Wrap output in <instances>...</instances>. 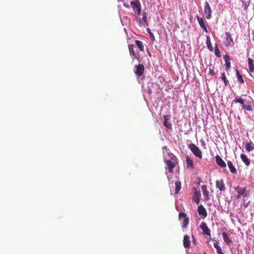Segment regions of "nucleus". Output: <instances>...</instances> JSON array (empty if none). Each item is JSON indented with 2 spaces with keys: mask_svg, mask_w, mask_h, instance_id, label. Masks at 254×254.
<instances>
[{
  "mask_svg": "<svg viewBox=\"0 0 254 254\" xmlns=\"http://www.w3.org/2000/svg\"><path fill=\"white\" fill-rule=\"evenodd\" d=\"M189 148L195 157H198L199 159H202V152L194 144L191 143L189 145Z\"/></svg>",
  "mask_w": 254,
  "mask_h": 254,
  "instance_id": "obj_1",
  "label": "nucleus"
},
{
  "mask_svg": "<svg viewBox=\"0 0 254 254\" xmlns=\"http://www.w3.org/2000/svg\"><path fill=\"white\" fill-rule=\"evenodd\" d=\"M130 5L134 11L137 12L138 14H140L141 11V6L139 0H134L131 1Z\"/></svg>",
  "mask_w": 254,
  "mask_h": 254,
  "instance_id": "obj_2",
  "label": "nucleus"
},
{
  "mask_svg": "<svg viewBox=\"0 0 254 254\" xmlns=\"http://www.w3.org/2000/svg\"><path fill=\"white\" fill-rule=\"evenodd\" d=\"M128 50L130 56L132 60L136 59L138 61L140 60V55L138 52H136L134 49V45L132 44H129L128 45Z\"/></svg>",
  "mask_w": 254,
  "mask_h": 254,
  "instance_id": "obj_3",
  "label": "nucleus"
},
{
  "mask_svg": "<svg viewBox=\"0 0 254 254\" xmlns=\"http://www.w3.org/2000/svg\"><path fill=\"white\" fill-rule=\"evenodd\" d=\"M135 69L134 70L135 74L138 77L141 76L144 73V66L142 64H139L134 66Z\"/></svg>",
  "mask_w": 254,
  "mask_h": 254,
  "instance_id": "obj_4",
  "label": "nucleus"
},
{
  "mask_svg": "<svg viewBox=\"0 0 254 254\" xmlns=\"http://www.w3.org/2000/svg\"><path fill=\"white\" fill-rule=\"evenodd\" d=\"M199 227L202 230L203 235H206V236H208L209 237L211 236L210 230L208 228L205 222H202L200 224Z\"/></svg>",
  "mask_w": 254,
  "mask_h": 254,
  "instance_id": "obj_5",
  "label": "nucleus"
},
{
  "mask_svg": "<svg viewBox=\"0 0 254 254\" xmlns=\"http://www.w3.org/2000/svg\"><path fill=\"white\" fill-rule=\"evenodd\" d=\"M179 217L180 219H183V226L182 227L183 228H186L188 226L189 222V219L187 216V215L186 213L184 212H181L179 214Z\"/></svg>",
  "mask_w": 254,
  "mask_h": 254,
  "instance_id": "obj_6",
  "label": "nucleus"
},
{
  "mask_svg": "<svg viewBox=\"0 0 254 254\" xmlns=\"http://www.w3.org/2000/svg\"><path fill=\"white\" fill-rule=\"evenodd\" d=\"M204 12L206 18L207 19H210L211 18V9L208 2H205V3Z\"/></svg>",
  "mask_w": 254,
  "mask_h": 254,
  "instance_id": "obj_7",
  "label": "nucleus"
},
{
  "mask_svg": "<svg viewBox=\"0 0 254 254\" xmlns=\"http://www.w3.org/2000/svg\"><path fill=\"white\" fill-rule=\"evenodd\" d=\"M170 119L171 117L169 115L163 116V125L169 129H172V124L169 122Z\"/></svg>",
  "mask_w": 254,
  "mask_h": 254,
  "instance_id": "obj_8",
  "label": "nucleus"
},
{
  "mask_svg": "<svg viewBox=\"0 0 254 254\" xmlns=\"http://www.w3.org/2000/svg\"><path fill=\"white\" fill-rule=\"evenodd\" d=\"M165 163L167 165L166 169H168L170 173H173V169L175 167L177 162L175 161H172L170 160H167L165 161Z\"/></svg>",
  "mask_w": 254,
  "mask_h": 254,
  "instance_id": "obj_9",
  "label": "nucleus"
},
{
  "mask_svg": "<svg viewBox=\"0 0 254 254\" xmlns=\"http://www.w3.org/2000/svg\"><path fill=\"white\" fill-rule=\"evenodd\" d=\"M226 41L225 44L226 46H231L233 44V40L231 37V34L229 32H226Z\"/></svg>",
  "mask_w": 254,
  "mask_h": 254,
  "instance_id": "obj_10",
  "label": "nucleus"
},
{
  "mask_svg": "<svg viewBox=\"0 0 254 254\" xmlns=\"http://www.w3.org/2000/svg\"><path fill=\"white\" fill-rule=\"evenodd\" d=\"M186 161L187 168L191 170L194 169L193 161L189 156L186 157Z\"/></svg>",
  "mask_w": 254,
  "mask_h": 254,
  "instance_id": "obj_11",
  "label": "nucleus"
},
{
  "mask_svg": "<svg viewBox=\"0 0 254 254\" xmlns=\"http://www.w3.org/2000/svg\"><path fill=\"white\" fill-rule=\"evenodd\" d=\"M197 211L199 215H202L204 218L207 216V212L203 205H200L198 206Z\"/></svg>",
  "mask_w": 254,
  "mask_h": 254,
  "instance_id": "obj_12",
  "label": "nucleus"
},
{
  "mask_svg": "<svg viewBox=\"0 0 254 254\" xmlns=\"http://www.w3.org/2000/svg\"><path fill=\"white\" fill-rule=\"evenodd\" d=\"M215 160L216 163L218 165L220 166L222 168H224L226 167V164L225 162L223 160V159L219 156L216 155L215 156Z\"/></svg>",
  "mask_w": 254,
  "mask_h": 254,
  "instance_id": "obj_13",
  "label": "nucleus"
},
{
  "mask_svg": "<svg viewBox=\"0 0 254 254\" xmlns=\"http://www.w3.org/2000/svg\"><path fill=\"white\" fill-rule=\"evenodd\" d=\"M196 19L198 21V22L200 25V26L207 33V30L206 27L205 25L204 22L202 18L200 17L198 15L196 16Z\"/></svg>",
  "mask_w": 254,
  "mask_h": 254,
  "instance_id": "obj_14",
  "label": "nucleus"
},
{
  "mask_svg": "<svg viewBox=\"0 0 254 254\" xmlns=\"http://www.w3.org/2000/svg\"><path fill=\"white\" fill-rule=\"evenodd\" d=\"M200 191H194L193 195L192 200L196 204H198L200 201V197L201 196Z\"/></svg>",
  "mask_w": 254,
  "mask_h": 254,
  "instance_id": "obj_15",
  "label": "nucleus"
},
{
  "mask_svg": "<svg viewBox=\"0 0 254 254\" xmlns=\"http://www.w3.org/2000/svg\"><path fill=\"white\" fill-rule=\"evenodd\" d=\"M183 245L185 248L189 249L190 247V238L188 235H185L184 237Z\"/></svg>",
  "mask_w": 254,
  "mask_h": 254,
  "instance_id": "obj_16",
  "label": "nucleus"
},
{
  "mask_svg": "<svg viewBox=\"0 0 254 254\" xmlns=\"http://www.w3.org/2000/svg\"><path fill=\"white\" fill-rule=\"evenodd\" d=\"M224 59L226 63V70L228 71L231 66L230 57L229 56L226 55L224 56Z\"/></svg>",
  "mask_w": 254,
  "mask_h": 254,
  "instance_id": "obj_17",
  "label": "nucleus"
},
{
  "mask_svg": "<svg viewBox=\"0 0 254 254\" xmlns=\"http://www.w3.org/2000/svg\"><path fill=\"white\" fill-rule=\"evenodd\" d=\"M227 165H228V167H229V168L230 169V172L232 173L237 174V171L235 169L234 166L233 164V163L231 161H228L227 162Z\"/></svg>",
  "mask_w": 254,
  "mask_h": 254,
  "instance_id": "obj_18",
  "label": "nucleus"
},
{
  "mask_svg": "<svg viewBox=\"0 0 254 254\" xmlns=\"http://www.w3.org/2000/svg\"><path fill=\"white\" fill-rule=\"evenodd\" d=\"M245 148L248 152L251 151L254 149V143L250 141V142L246 143L245 144Z\"/></svg>",
  "mask_w": 254,
  "mask_h": 254,
  "instance_id": "obj_19",
  "label": "nucleus"
},
{
  "mask_svg": "<svg viewBox=\"0 0 254 254\" xmlns=\"http://www.w3.org/2000/svg\"><path fill=\"white\" fill-rule=\"evenodd\" d=\"M241 158L246 166H248L250 165V160L248 158V157L245 154H241Z\"/></svg>",
  "mask_w": 254,
  "mask_h": 254,
  "instance_id": "obj_20",
  "label": "nucleus"
},
{
  "mask_svg": "<svg viewBox=\"0 0 254 254\" xmlns=\"http://www.w3.org/2000/svg\"><path fill=\"white\" fill-rule=\"evenodd\" d=\"M216 186L220 190H223L225 189V185L222 180L216 181Z\"/></svg>",
  "mask_w": 254,
  "mask_h": 254,
  "instance_id": "obj_21",
  "label": "nucleus"
},
{
  "mask_svg": "<svg viewBox=\"0 0 254 254\" xmlns=\"http://www.w3.org/2000/svg\"><path fill=\"white\" fill-rule=\"evenodd\" d=\"M248 66H249L250 71L251 72H254V61L251 58L248 59Z\"/></svg>",
  "mask_w": 254,
  "mask_h": 254,
  "instance_id": "obj_22",
  "label": "nucleus"
},
{
  "mask_svg": "<svg viewBox=\"0 0 254 254\" xmlns=\"http://www.w3.org/2000/svg\"><path fill=\"white\" fill-rule=\"evenodd\" d=\"M222 236H223V238L224 241L226 243H227L228 245H229L230 243L231 242V240L228 237L227 234L226 233H225V232H223L222 233Z\"/></svg>",
  "mask_w": 254,
  "mask_h": 254,
  "instance_id": "obj_23",
  "label": "nucleus"
},
{
  "mask_svg": "<svg viewBox=\"0 0 254 254\" xmlns=\"http://www.w3.org/2000/svg\"><path fill=\"white\" fill-rule=\"evenodd\" d=\"M135 44L137 47L140 49V50L142 52L144 51V46L142 44V42L139 40H135Z\"/></svg>",
  "mask_w": 254,
  "mask_h": 254,
  "instance_id": "obj_24",
  "label": "nucleus"
},
{
  "mask_svg": "<svg viewBox=\"0 0 254 254\" xmlns=\"http://www.w3.org/2000/svg\"><path fill=\"white\" fill-rule=\"evenodd\" d=\"M206 42L207 46L208 48L209 49V50H210V51H212L213 48H212V45L211 44V41H210L209 37L207 36Z\"/></svg>",
  "mask_w": 254,
  "mask_h": 254,
  "instance_id": "obj_25",
  "label": "nucleus"
},
{
  "mask_svg": "<svg viewBox=\"0 0 254 254\" xmlns=\"http://www.w3.org/2000/svg\"><path fill=\"white\" fill-rule=\"evenodd\" d=\"M147 14L145 13H144L143 14V16L141 19V20H140V23L141 24H142V22L146 23L147 25H148L147 22Z\"/></svg>",
  "mask_w": 254,
  "mask_h": 254,
  "instance_id": "obj_26",
  "label": "nucleus"
},
{
  "mask_svg": "<svg viewBox=\"0 0 254 254\" xmlns=\"http://www.w3.org/2000/svg\"><path fill=\"white\" fill-rule=\"evenodd\" d=\"M236 74H237V78H238V80H239V81L241 83H244V80L243 78V77L240 74L239 71L238 70H236Z\"/></svg>",
  "mask_w": 254,
  "mask_h": 254,
  "instance_id": "obj_27",
  "label": "nucleus"
},
{
  "mask_svg": "<svg viewBox=\"0 0 254 254\" xmlns=\"http://www.w3.org/2000/svg\"><path fill=\"white\" fill-rule=\"evenodd\" d=\"M214 247L217 250L218 254H224L222 251L221 248L218 246L217 243L214 244Z\"/></svg>",
  "mask_w": 254,
  "mask_h": 254,
  "instance_id": "obj_28",
  "label": "nucleus"
},
{
  "mask_svg": "<svg viewBox=\"0 0 254 254\" xmlns=\"http://www.w3.org/2000/svg\"><path fill=\"white\" fill-rule=\"evenodd\" d=\"M221 78L222 80L224 81L225 85H227L229 82L228 80L227 79L224 73H222L221 74Z\"/></svg>",
  "mask_w": 254,
  "mask_h": 254,
  "instance_id": "obj_29",
  "label": "nucleus"
},
{
  "mask_svg": "<svg viewBox=\"0 0 254 254\" xmlns=\"http://www.w3.org/2000/svg\"><path fill=\"white\" fill-rule=\"evenodd\" d=\"M175 190H180L181 189V184L179 181L175 182Z\"/></svg>",
  "mask_w": 254,
  "mask_h": 254,
  "instance_id": "obj_30",
  "label": "nucleus"
},
{
  "mask_svg": "<svg viewBox=\"0 0 254 254\" xmlns=\"http://www.w3.org/2000/svg\"><path fill=\"white\" fill-rule=\"evenodd\" d=\"M215 54L216 56L218 57V58H220L221 56V54H220V52L219 51L218 48L217 47H216L215 49Z\"/></svg>",
  "mask_w": 254,
  "mask_h": 254,
  "instance_id": "obj_31",
  "label": "nucleus"
},
{
  "mask_svg": "<svg viewBox=\"0 0 254 254\" xmlns=\"http://www.w3.org/2000/svg\"><path fill=\"white\" fill-rule=\"evenodd\" d=\"M147 31L148 33V34H149L151 39L152 40H155L154 36L153 34L152 33H151L150 29L149 28H147Z\"/></svg>",
  "mask_w": 254,
  "mask_h": 254,
  "instance_id": "obj_32",
  "label": "nucleus"
},
{
  "mask_svg": "<svg viewBox=\"0 0 254 254\" xmlns=\"http://www.w3.org/2000/svg\"><path fill=\"white\" fill-rule=\"evenodd\" d=\"M243 108L248 111H251L252 110V108L250 105H243Z\"/></svg>",
  "mask_w": 254,
  "mask_h": 254,
  "instance_id": "obj_33",
  "label": "nucleus"
},
{
  "mask_svg": "<svg viewBox=\"0 0 254 254\" xmlns=\"http://www.w3.org/2000/svg\"><path fill=\"white\" fill-rule=\"evenodd\" d=\"M234 101L236 103H239L242 105H243L244 103V100L241 98L235 100Z\"/></svg>",
  "mask_w": 254,
  "mask_h": 254,
  "instance_id": "obj_34",
  "label": "nucleus"
},
{
  "mask_svg": "<svg viewBox=\"0 0 254 254\" xmlns=\"http://www.w3.org/2000/svg\"><path fill=\"white\" fill-rule=\"evenodd\" d=\"M242 1L245 7L248 6L250 3V0H242Z\"/></svg>",
  "mask_w": 254,
  "mask_h": 254,
  "instance_id": "obj_35",
  "label": "nucleus"
},
{
  "mask_svg": "<svg viewBox=\"0 0 254 254\" xmlns=\"http://www.w3.org/2000/svg\"><path fill=\"white\" fill-rule=\"evenodd\" d=\"M209 73L212 76H214L215 75L214 71L210 67L209 68Z\"/></svg>",
  "mask_w": 254,
  "mask_h": 254,
  "instance_id": "obj_36",
  "label": "nucleus"
},
{
  "mask_svg": "<svg viewBox=\"0 0 254 254\" xmlns=\"http://www.w3.org/2000/svg\"><path fill=\"white\" fill-rule=\"evenodd\" d=\"M244 192L245 191H238L239 193H238V195L237 196V197L239 198L240 197V195H242L244 193Z\"/></svg>",
  "mask_w": 254,
  "mask_h": 254,
  "instance_id": "obj_37",
  "label": "nucleus"
},
{
  "mask_svg": "<svg viewBox=\"0 0 254 254\" xmlns=\"http://www.w3.org/2000/svg\"><path fill=\"white\" fill-rule=\"evenodd\" d=\"M201 189L202 190H205L206 189V185H202L201 186Z\"/></svg>",
  "mask_w": 254,
  "mask_h": 254,
  "instance_id": "obj_38",
  "label": "nucleus"
},
{
  "mask_svg": "<svg viewBox=\"0 0 254 254\" xmlns=\"http://www.w3.org/2000/svg\"><path fill=\"white\" fill-rule=\"evenodd\" d=\"M204 192V195H206L207 196V197L208 198V191H203Z\"/></svg>",
  "mask_w": 254,
  "mask_h": 254,
  "instance_id": "obj_39",
  "label": "nucleus"
},
{
  "mask_svg": "<svg viewBox=\"0 0 254 254\" xmlns=\"http://www.w3.org/2000/svg\"><path fill=\"white\" fill-rule=\"evenodd\" d=\"M192 238H193V243L195 245L196 244V241H195V240L194 239V236L193 235H192Z\"/></svg>",
  "mask_w": 254,
  "mask_h": 254,
  "instance_id": "obj_40",
  "label": "nucleus"
},
{
  "mask_svg": "<svg viewBox=\"0 0 254 254\" xmlns=\"http://www.w3.org/2000/svg\"><path fill=\"white\" fill-rule=\"evenodd\" d=\"M175 192H175V194H177V193H178V192H179V191H176Z\"/></svg>",
  "mask_w": 254,
  "mask_h": 254,
  "instance_id": "obj_41",
  "label": "nucleus"
},
{
  "mask_svg": "<svg viewBox=\"0 0 254 254\" xmlns=\"http://www.w3.org/2000/svg\"><path fill=\"white\" fill-rule=\"evenodd\" d=\"M203 254H206V252H204Z\"/></svg>",
  "mask_w": 254,
  "mask_h": 254,
  "instance_id": "obj_42",
  "label": "nucleus"
}]
</instances>
